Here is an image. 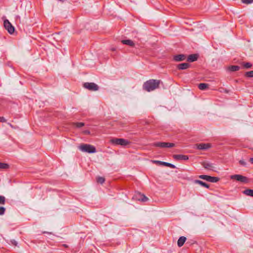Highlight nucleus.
Segmentation results:
<instances>
[{
    "mask_svg": "<svg viewBox=\"0 0 253 253\" xmlns=\"http://www.w3.org/2000/svg\"><path fill=\"white\" fill-rule=\"evenodd\" d=\"M59 1H63V0H58Z\"/></svg>",
    "mask_w": 253,
    "mask_h": 253,
    "instance_id": "obj_39",
    "label": "nucleus"
},
{
    "mask_svg": "<svg viewBox=\"0 0 253 253\" xmlns=\"http://www.w3.org/2000/svg\"><path fill=\"white\" fill-rule=\"evenodd\" d=\"M240 66L237 65H232L228 67V70L231 72H235L239 70Z\"/></svg>",
    "mask_w": 253,
    "mask_h": 253,
    "instance_id": "obj_19",
    "label": "nucleus"
},
{
    "mask_svg": "<svg viewBox=\"0 0 253 253\" xmlns=\"http://www.w3.org/2000/svg\"><path fill=\"white\" fill-rule=\"evenodd\" d=\"M9 168V165L6 163L0 162V169H7Z\"/></svg>",
    "mask_w": 253,
    "mask_h": 253,
    "instance_id": "obj_24",
    "label": "nucleus"
},
{
    "mask_svg": "<svg viewBox=\"0 0 253 253\" xmlns=\"http://www.w3.org/2000/svg\"><path fill=\"white\" fill-rule=\"evenodd\" d=\"M110 142L113 144L124 146L129 144V141L123 138H113L110 140Z\"/></svg>",
    "mask_w": 253,
    "mask_h": 253,
    "instance_id": "obj_4",
    "label": "nucleus"
},
{
    "mask_svg": "<svg viewBox=\"0 0 253 253\" xmlns=\"http://www.w3.org/2000/svg\"><path fill=\"white\" fill-rule=\"evenodd\" d=\"M208 84L206 83H200L198 85V87L200 90H205L206 88L208 87Z\"/></svg>",
    "mask_w": 253,
    "mask_h": 253,
    "instance_id": "obj_21",
    "label": "nucleus"
},
{
    "mask_svg": "<svg viewBox=\"0 0 253 253\" xmlns=\"http://www.w3.org/2000/svg\"><path fill=\"white\" fill-rule=\"evenodd\" d=\"M83 86L90 91H97L99 89L98 85L94 83H85Z\"/></svg>",
    "mask_w": 253,
    "mask_h": 253,
    "instance_id": "obj_6",
    "label": "nucleus"
},
{
    "mask_svg": "<svg viewBox=\"0 0 253 253\" xmlns=\"http://www.w3.org/2000/svg\"><path fill=\"white\" fill-rule=\"evenodd\" d=\"M241 65L243 66V67L246 69H249L251 68L252 66V64L249 62H242L241 63Z\"/></svg>",
    "mask_w": 253,
    "mask_h": 253,
    "instance_id": "obj_22",
    "label": "nucleus"
},
{
    "mask_svg": "<svg viewBox=\"0 0 253 253\" xmlns=\"http://www.w3.org/2000/svg\"><path fill=\"white\" fill-rule=\"evenodd\" d=\"M190 64L187 63H183L178 64L177 66V68L178 70H185L188 68L190 67Z\"/></svg>",
    "mask_w": 253,
    "mask_h": 253,
    "instance_id": "obj_15",
    "label": "nucleus"
},
{
    "mask_svg": "<svg viewBox=\"0 0 253 253\" xmlns=\"http://www.w3.org/2000/svg\"><path fill=\"white\" fill-rule=\"evenodd\" d=\"M194 183L195 184H198L200 185L201 186L206 187L207 188H209V185L201 180H194L193 181Z\"/></svg>",
    "mask_w": 253,
    "mask_h": 253,
    "instance_id": "obj_17",
    "label": "nucleus"
},
{
    "mask_svg": "<svg viewBox=\"0 0 253 253\" xmlns=\"http://www.w3.org/2000/svg\"><path fill=\"white\" fill-rule=\"evenodd\" d=\"M73 125L77 127L80 128L84 126V123H73Z\"/></svg>",
    "mask_w": 253,
    "mask_h": 253,
    "instance_id": "obj_23",
    "label": "nucleus"
},
{
    "mask_svg": "<svg viewBox=\"0 0 253 253\" xmlns=\"http://www.w3.org/2000/svg\"><path fill=\"white\" fill-rule=\"evenodd\" d=\"M249 161L251 164H253V158H250Z\"/></svg>",
    "mask_w": 253,
    "mask_h": 253,
    "instance_id": "obj_36",
    "label": "nucleus"
},
{
    "mask_svg": "<svg viewBox=\"0 0 253 253\" xmlns=\"http://www.w3.org/2000/svg\"><path fill=\"white\" fill-rule=\"evenodd\" d=\"M198 55L196 54L189 55L187 59V61L192 62L196 61L198 59Z\"/></svg>",
    "mask_w": 253,
    "mask_h": 253,
    "instance_id": "obj_13",
    "label": "nucleus"
},
{
    "mask_svg": "<svg viewBox=\"0 0 253 253\" xmlns=\"http://www.w3.org/2000/svg\"><path fill=\"white\" fill-rule=\"evenodd\" d=\"M243 193L247 196H249L253 197V189H247L244 190L243 192Z\"/></svg>",
    "mask_w": 253,
    "mask_h": 253,
    "instance_id": "obj_20",
    "label": "nucleus"
},
{
    "mask_svg": "<svg viewBox=\"0 0 253 253\" xmlns=\"http://www.w3.org/2000/svg\"><path fill=\"white\" fill-rule=\"evenodd\" d=\"M63 246L65 248H68V246L67 245H66V244H63Z\"/></svg>",
    "mask_w": 253,
    "mask_h": 253,
    "instance_id": "obj_38",
    "label": "nucleus"
},
{
    "mask_svg": "<svg viewBox=\"0 0 253 253\" xmlns=\"http://www.w3.org/2000/svg\"><path fill=\"white\" fill-rule=\"evenodd\" d=\"M84 133L89 134L90 133V131L89 130H85L84 131Z\"/></svg>",
    "mask_w": 253,
    "mask_h": 253,
    "instance_id": "obj_35",
    "label": "nucleus"
},
{
    "mask_svg": "<svg viewBox=\"0 0 253 253\" xmlns=\"http://www.w3.org/2000/svg\"><path fill=\"white\" fill-rule=\"evenodd\" d=\"M3 26L5 30H6L10 34L14 33L15 28L8 20L6 19H3Z\"/></svg>",
    "mask_w": 253,
    "mask_h": 253,
    "instance_id": "obj_3",
    "label": "nucleus"
},
{
    "mask_svg": "<svg viewBox=\"0 0 253 253\" xmlns=\"http://www.w3.org/2000/svg\"><path fill=\"white\" fill-rule=\"evenodd\" d=\"M160 84V81L151 79L145 82L143 85L144 90L150 92L158 88Z\"/></svg>",
    "mask_w": 253,
    "mask_h": 253,
    "instance_id": "obj_1",
    "label": "nucleus"
},
{
    "mask_svg": "<svg viewBox=\"0 0 253 253\" xmlns=\"http://www.w3.org/2000/svg\"><path fill=\"white\" fill-rule=\"evenodd\" d=\"M231 179H234L237 181L243 182L247 183L248 182V178L245 176H243L240 174H234L230 176Z\"/></svg>",
    "mask_w": 253,
    "mask_h": 253,
    "instance_id": "obj_8",
    "label": "nucleus"
},
{
    "mask_svg": "<svg viewBox=\"0 0 253 253\" xmlns=\"http://www.w3.org/2000/svg\"><path fill=\"white\" fill-rule=\"evenodd\" d=\"M211 147V144L209 143H200L197 144V148L199 150H206Z\"/></svg>",
    "mask_w": 253,
    "mask_h": 253,
    "instance_id": "obj_12",
    "label": "nucleus"
},
{
    "mask_svg": "<svg viewBox=\"0 0 253 253\" xmlns=\"http://www.w3.org/2000/svg\"><path fill=\"white\" fill-rule=\"evenodd\" d=\"M186 59V56L185 54H180L174 55L173 56V60L176 62L184 61Z\"/></svg>",
    "mask_w": 253,
    "mask_h": 253,
    "instance_id": "obj_9",
    "label": "nucleus"
},
{
    "mask_svg": "<svg viewBox=\"0 0 253 253\" xmlns=\"http://www.w3.org/2000/svg\"><path fill=\"white\" fill-rule=\"evenodd\" d=\"M104 181H105V178L103 177H98L97 178V182L98 183L102 184L104 182Z\"/></svg>",
    "mask_w": 253,
    "mask_h": 253,
    "instance_id": "obj_26",
    "label": "nucleus"
},
{
    "mask_svg": "<svg viewBox=\"0 0 253 253\" xmlns=\"http://www.w3.org/2000/svg\"><path fill=\"white\" fill-rule=\"evenodd\" d=\"M202 165L205 169L209 170H213L214 168L213 164L209 162H203Z\"/></svg>",
    "mask_w": 253,
    "mask_h": 253,
    "instance_id": "obj_14",
    "label": "nucleus"
},
{
    "mask_svg": "<svg viewBox=\"0 0 253 253\" xmlns=\"http://www.w3.org/2000/svg\"><path fill=\"white\" fill-rule=\"evenodd\" d=\"M245 76L247 77L252 78L253 77V71L247 72L245 73Z\"/></svg>",
    "mask_w": 253,
    "mask_h": 253,
    "instance_id": "obj_27",
    "label": "nucleus"
},
{
    "mask_svg": "<svg viewBox=\"0 0 253 253\" xmlns=\"http://www.w3.org/2000/svg\"><path fill=\"white\" fill-rule=\"evenodd\" d=\"M124 44L129 45L130 47H134L135 45L133 42L130 40H124L121 41Z\"/></svg>",
    "mask_w": 253,
    "mask_h": 253,
    "instance_id": "obj_16",
    "label": "nucleus"
},
{
    "mask_svg": "<svg viewBox=\"0 0 253 253\" xmlns=\"http://www.w3.org/2000/svg\"><path fill=\"white\" fill-rule=\"evenodd\" d=\"M186 240V238L184 236L180 237L177 241V245L179 247H182Z\"/></svg>",
    "mask_w": 253,
    "mask_h": 253,
    "instance_id": "obj_18",
    "label": "nucleus"
},
{
    "mask_svg": "<svg viewBox=\"0 0 253 253\" xmlns=\"http://www.w3.org/2000/svg\"><path fill=\"white\" fill-rule=\"evenodd\" d=\"M174 144L169 142H157L153 144V146L161 148H171L174 146Z\"/></svg>",
    "mask_w": 253,
    "mask_h": 253,
    "instance_id": "obj_5",
    "label": "nucleus"
},
{
    "mask_svg": "<svg viewBox=\"0 0 253 253\" xmlns=\"http://www.w3.org/2000/svg\"><path fill=\"white\" fill-rule=\"evenodd\" d=\"M241 1L247 5L253 3V0H241Z\"/></svg>",
    "mask_w": 253,
    "mask_h": 253,
    "instance_id": "obj_28",
    "label": "nucleus"
},
{
    "mask_svg": "<svg viewBox=\"0 0 253 253\" xmlns=\"http://www.w3.org/2000/svg\"><path fill=\"white\" fill-rule=\"evenodd\" d=\"M173 158L175 160H187L189 159L188 156L184 155H174Z\"/></svg>",
    "mask_w": 253,
    "mask_h": 253,
    "instance_id": "obj_11",
    "label": "nucleus"
},
{
    "mask_svg": "<svg viewBox=\"0 0 253 253\" xmlns=\"http://www.w3.org/2000/svg\"><path fill=\"white\" fill-rule=\"evenodd\" d=\"M154 163L155 164H159L160 165H163L165 166L169 167L170 168H172V169H174L176 168L174 165L171 164L170 163H167V162H162V161H154Z\"/></svg>",
    "mask_w": 253,
    "mask_h": 253,
    "instance_id": "obj_10",
    "label": "nucleus"
},
{
    "mask_svg": "<svg viewBox=\"0 0 253 253\" xmlns=\"http://www.w3.org/2000/svg\"><path fill=\"white\" fill-rule=\"evenodd\" d=\"M6 201V198L3 196L0 195V205H4Z\"/></svg>",
    "mask_w": 253,
    "mask_h": 253,
    "instance_id": "obj_25",
    "label": "nucleus"
},
{
    "mask_svg": "<svg viewBox=\"0 0 253 253\" xmlns=\"http://www.w3.org/2000/svg\"><path fill=\"white\" fill-rule=\"evenodd\" d=\"M179 1L183 2L184 4H188L189 3V1L188 0H179Z\"/></svg>",
    "mask_w": 253,
    "mask_h": 253,
    "instance_id": "obj_33",
    "label": "nucleus"
},
{
    "mask_svg": "<svg viewBox=\"0 0 253 253\" xmlns=\"http://www.w3.org/2000/svg\"><path fill=\"white\" fill-rule=\"evenodd\" d=\"M239 163L240 165L244 166V167H246L247 166V163L244 160H241L239 161Z\"/></svg>",
    "mask_w": 253,
    "mask_h": 253,
    "instance_id": "obj_30",
    "label": "nucleus"
},
{
    "mask_svg": "<svg viewBox=\"0 0 253 253\" xmlns=\"http://www.w3.org/2000/svg\"><path fill=\"white\" fill-rule=\"evenodd\" d=\"M79 149L82 152L88 153H94L96 152V148L91 145L82 144L79 146Z\"/></svg>",
    "mask_w": 253,
    "mask_h": 253,
    "instance_id": "obj_2",
    "label": "nucleus"
},
{
    "mask_svg": "<svg viewBox=\"0 0 253 253\" xmlns=\"http://www.w3.org/2000/svg\"><path fill=\"white\" fill-rule=\"evenodd\" d=\"M198 177L201 179H204L212 183L217 182L219 180V178L217 177H213L207 175H200Z\"/></svg>",
    "mask_w": 253,
    "mask_h": 253,
    "instance_id": "obj_7",
    "label": "nucleus"
},
{
    "mask_svg": "<svg viewBox=\"0 0 253 253\" xmlns=\"http://www.w3.org/2000/svg\"><path fill=\"white\" fill-rule=\"evenodd\" d=\"M11 244L15 246H17L18 243L14 239L11 240L10 241Z\"/></svg>",
    "mask_w": 253,
    "mask_h": 253,
    "instance_id": "obj_31",
    "label": "nucleus"
},
{
    "mask_svg": "<svg viewBox=\"0 0 253 253\" xmlns=\"http://www.w3.org/2000/svg\"><path fill=\"white\" fill-rule=\"evenodd\" d=\"M111 50L112 51H115V50H116V48H115V47H112V48H111Z\"/></svg>",
    "mask_w": 253,
    "mask_h": 253,
    "instance_id": "obj_37",
    "label": "nucleus"
},
{
    "mask_svg": "<svg viewBox=\"0 0 253 253\" xmlns=\"http://www.w3.org/2000/svg\"><path fill=\"white\" fill-rule=\"evenodd\" d=\"M6 121V120L4 117L0 116V122L3 123L5 122Z\"/></svg>",
    "mask_w": 253,
    "mask_h": 253,
    "instance_id": "obj_34",
    "label": "nucleus"
},
{
    "mask_svg": "<svg viewBox=\"0 0 253 253\" xmlns=\"http://www.w3.org/2000/svg\"><path fill=\"white\" fill-rule=\"evenodd\" d=\"M6 209L3 207H0V215H2L4 214Z\"/></svg>",
    "mask_w": 253,
    "mask_h": 253,
    "instance_id": "obj_29",
    "label": "nucleus"
},
{
    "mask_svg": "<svg viewBox=\"0 0 253 253\" xmlns=\"http://www.w3.org/2000/svg\"><path fill=\"white\" fill-rule=\"evenodd\" d=\"M141 196L142 197V198L141 199V201L146 202V201L148 200V198L146 197L145 195H142Z\"/></svg>",
    "mask_w": 253,
    "mask_h": 253,
    "instance_id": "obj_32",
    "label": "nucleus"
}]
</instances>
